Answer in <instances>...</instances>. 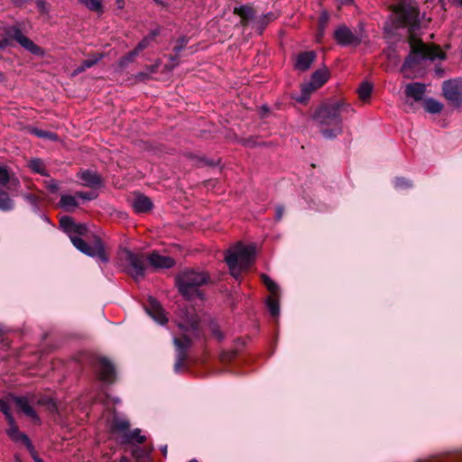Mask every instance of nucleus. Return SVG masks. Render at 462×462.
I'll return each mask as SVG.
<instances>
[{"label":"nucleus","instance_id":"19","mask_svg":"<svg viewBox=\"0 0 462 462\" xmlns=\"http://www.w3.org/2000/svg\"><path fill=\"white\" fill-rule=\"evenodd\" d=\"M316 58L314 51H304L297 56L295 68L300 71H305L310 69Z\"/></svg>","mask_w":462,"mask_h":462},{"label":"nucleus","instance_id":"40","mask_svg":"<svg viewBox=\"0 0 462 462\" xmlns=\"http://www.w3.org/2000/svg\"><path fill=\"white\" fill-rule=\"evenodd\" d=\"M133 455H134V457H135L137 458L143 459V458L147 457L149 454H148V452L144 451L143 449L136 448L133 450Z\"/></svg>","mask_w":462,"mask_h":462},{"label":"nucleus","instance_id":"54","mask_svg":"<svg viewBox=\"0 0 462 462\" xmlns=\"http://www.w3.org/2000/svg\"><path fill=\"white\" fill-rule=\"evenodd\" d=\"M116 5L119 9H123L125 7L124 0H116Z\"/></svg>","mask_w":462,"mask_h":462},{"label":"nucleus","instance_id":"47","mask_svg":"<svg viewBox=\"0 0 462 462\" xmlns=\"http://www.w3.org/2000/svg\"><path fill=\"white\" fill-rule=\"evenodd\" d=\"M28 449H29V450H30V452H31L32 457V458H33L34 462H43V460H42L41 457H38V455H37V454H36V452L34 451V448H32H32H28Z\"/></svg>","mask_w":462,"mask_h":462},{"label":"nucleus","instance_id":"6","mask_svg":"<svg viewBox=\"0 0 462 462\" xmlns=\"http://www.w3.org/2000/svg\"><path fill=\"white\" fill-rule=\"evenodd\" d=\"M209 275L205 272L185 270L176 277V283L180 294L187 300L202 298L200 287L209 282Z\"/></svg>","mask_w":462,"mask_h":462},{"label":"nucleus","instance_id":"15","mask_svg":"<svg viewBox=\"0 0 462 462\" xmlns=\"http://www.w3.org/2000/svg\"><path fill=\"white\" fill-rule=\"evenodd\" d=\"M8 423V429L6 430L7 435L10 437V439L14 441H21L23 442L27 448L32 449V444L30 440V439L23 432H21L15 423V420L14 417H9L8 420H6Z\"/></svg>","mask_w":462,"mask_h":462},{"label":"nucleus","instance_id":"53","mask_svg":"<svg viewBox=\"0 0 462 462\" xmlns=\"http://www.w3.org/2000/svg\"><path fill=\"white\" fill-rule=\"evenodd\" d=\"M136 79H140V80H143L145 79H148V75L146 73H139L137 76H136Z\"/></svg>","mask_w":462,"mask_h":462},{"label":"nucleus","instance_id":"5","mask_svg":"<svg viewBox=\"0 0 462 462\" xmlns=\"http://www.w3.org/2000/svg\"><path fill=\"white\" fill-rule=\"evenodd\" d=\"M255 247L253 245H244L237 243L226 254L225 260L229 267L230 273L236 280L242 272L245 271L254 263Z\"/></svg>","mask_w":462,"mask_h":462},{"label":"nucleus","instance_id":"42","mask_svg":"<svg viewBox=\"0 0 462 462\" xmlns=\"http://www.w3.org/2000/svg\"><path fill=\"white\" fill-rule=\"evenodd\" d=\"M275 19V16L272 13H269L268 14L264 15L263 18H262V28L261 30L263 29V27L272 20H274Z\"/></svg>","mask_w":462,"mask_h":462},{"label":"nucleus","instance_id":"1","mask_svg":"<svg viewBox=\"0 0 462 462\" xmlns=\"http://www.w3.org/2000/svg\"><path fill=\"white\" fill-rule=\"evenodd\" d=\"M395 23L397 27H411L409 43L411 53L406 58L402 70L414 68L422 60H443L444 52L435 45H428L414 35L415 28L419 24V11L416 2L413 0H400L393 8Z\"/></svg>","mask_w":462,"mask_h":462},{"label":"nucleus","instance_id":"32","mask_svg":"<svg viewBox=\"0 0 462 462\" xmlns=\"http://www.w3.org/2000/svg\"><path fill=\"white\" fill-rule=\"evenodd\" d=\"M79 2L83 4L91 11H95L97 13H102L103 11L101 0H79Z\"/></svg>","mask_w":462,"mask_h":462},{"label":"nucleus","instance_id":"59","mask_svg":"<svg viewBox=\"0 0 462 462\" xmlns=\"http://www.w3.org/2000/svg\"><path fill=\"white\" fill-rule=\"evenodd\" d=\"M162 450L163 454L165 455L166 454V447H164Z\"/></svg>","mask_w":462,"mask_h":462},{"label":"nucleus","instance_id":"22","mask_svg":"<svg viewBox=\"0 0 462 462\" xmlns=\"http://www.w3.org/2000/svg\"><path fill=\"white\" fill-rule=\"evenodd\" d=\"M0 185L6 186L7 189L12 190V187H18L19 181L15 178H11L5 167L0 166Z\"/></svg>","mask_w":462,"mask_h":462},{"label":"nucleus","instance_id":"4","mask_svg":"<svg viewBox=\"0 0 462 462\" xmlns=\"http://www.w3.org/2000/svg\"><path fill=\"white\" fill-rule=\"evenodd\" d=\"M349 111V105L340 100L330 101L319 107L314 119L325 138H334L342 133V115Z\"/></svg>","mask_w":462,"mask_h":462},{"label":"nucleus","instance_id":"23","mask_svg":"<svg viewBox=\"0 0 462 462\" xmlns=\"http://www.w3.org/2000/svg\"><path fill=\"white\" fill-rule=\"evenodd\" d=\"M76 194L72 195H62L60 200V206L66 211H70L72 208L78 207L79 203L77 200Z\"/></svg>","mask_w":462,"mask_h":462},{"label":"nucleus","instance_id":"39","mask_svg":"<svg viewBox=\"0 0 462 462\" xmlns=\"http://www.w3.org/2000/svg\"><path fill=\"white\" fill-rule=\"evenodd\" d=\"M151 42H152V40L148 36H146L137 44V46L134 48V50L140 53L144 49H146L150 45Z\"/></svg>","mask_w":462,"mask_h":462},{"label":"nucleus","instance_id":"36","mask_svg":"<svg viewBox=\"0 0 462 462\" xmlns=\"http://www.w3.org/2000/svg\"><path fill=\"white\" fill-rule=\"evenodd\" d=\"M9 401V399H0V411L4 413L6 420L9 417H14L10 411Z\"/></svg>","mask_w":462,"mask_h":462},{"label":"nucleus","instance_id":"58","mask_svg":"<svg viewBox=\"0 0 462 462\" xmlns=\"http://www.w3.org/2000/svg\"><path fill=\"white\" fill-rule=\"evenodd\" d=\"M4 79V75L2 72H0V82Z\"/></svg>","mask_w":462,"mask_h":462},{"label":"nucleus","instance_id":"12","mask_svg":"<svg viewBox=\"0 0 462 462\" xmlns=\"http://www.w3.org/2000/svg\"><path fill=\"white\" fill-rule=\"evenodd\" d=\"M336 42L342 46H357L362 41L361 35L352 32L348 27L339 26L334 32Z\"/></svg>","mask_w":462,"mask_h":462},{"label":"nucleus","instance_id":"46","mask_svg":"<svg viewBox=\"0 0 462 462\" xmlns=\"http://www.w3.org/2000/svg\"><path fill=\"white\" fill-rule=\"evenodd\" d=\"M160 34V29L156 28L152 30L147 36L152 41L155 40V38Z\"/></svg>","mask_w":462,"mask_h":462},{"label":"nucleus","instance_id":"31","mask_svg":"<svg viewBox=\"0 0 462 462\" xmlns=\"http://www.w3.org/2000/svg\"><path fill=\"white\" fill-rule=\"evenodd\" d=\"M262 281L270 291L271 295H278L279 287L278 285L266 274H262Z\"/></svg>","mask_w":462,"mask_h":462},{"label":"nucleus","instance_id":"35","mask_svg":"<svg viewBox=\"0 0 462 462\" xmlns=\"http://www.w3.org/2000/svg\"><path fill=\"white\" fill-rule=\"evenodd\" d=\"M139 55V52H137L134 49L128 52L125 56L122 57L120 59V66L121 67H125L127 66L129 63L133 62L134 60L135 59L136 56Z\"/></svg>","mask_w":462,"mask_h":462},{"label":"nucleus","instance_id":"48","mask_svg":"<svg viewBox=\"0 0 462 462\" xmlns=\"http://www.w3.org/2000/svg\"><path fill=\"white\" fill-rule=\"evenodd\" d=\"M9 39L11 38L8 37L0 41V50L5 49L6 46L9 45Z\"/></svg>","mask_w":462,"mask_h":462},{"label":"nucleus","instance_id":"25","mask_svg":"<svg viewBox=\"0 0 462 462\" xmlns=\"http://www.w3.org/2000/svg\"><path fill=\"white\" fill-rule=\"evenodd\" d=\"M234 13L242 18V23L245 24L254 15V10L248 5L236 7Z\"/></svg>","mask_w":462,"mask_h":462},{"label":"nucleus","instance_id":"29","mask_svg":"<svg viewBox=\"0 0 462 462\" xmlns=\"http://www.w3.org/2000/svg\"><path fill=\"white\" fill-rule=\"evenodd\" d=\"M29 167L32 171H34L36 173H39L42 176L48 175L46 172L45 164L41 159L31 160L29 162Z\"/></svg>","mask_w":462,"mask_h":462},{"label":"nucleus","instance_id":"34","mask_svg":"<svg viewBox=\"0 0 462 462\" xmlns=\"http://www.w3.org/2000/svg\"><path fill=\"white\" fill-rule=\"evenodd\" d=\"M32 133L41 138H46V139H50V140H53V141L58 140V135L51 132H48V131H44V130H41V129H33L32 131Z\"/></svg>","mask_w":462,"mask_h":462},{"label":"nucleus","instance_id":"33","mask_svg":"<svg viewBox=\"0 0 462 462\" xmlns=\"http://www.w3.org/2000/svg\"><path fill=\"white\" fill-rule=\"evenodd\" d=\"M189 39L186 36L180 37L177 42L176 45L173 48L174 52L176 53V56L185 48V46L188 44ZM171 60L172 61L177 60V57H171Z\"/></svg>","mask_w":462,"mask_h":462},{"label":"nucleus","instance_id":"50","mask_svg":"<svg viewBox=\"0 0 462 462\" xmlns=\"http://www.w3.org/2000/svg\"><path fill=\"white\" fill-rule=\"evenodd\" d=\"M87 68L83 65V63L78 67L76 69H75V74H79V73H81L83 72Z\"/></svg>","mask_w":462,"mask_h":462},{"label":"nucleus","instance_id":"56","mask_svg":"<svg viewBox=\"0 0 462 462\" xmlns=\"http://www.w3.org/2000/svg\"><path fill=\"white\" fill-rule=\"evenodd\" d=\"M120 462H130V460H129V458H128V457H122L120 458Z\"/></svg>","mask_w":462,"mask_h":462},{"label":"nucleus","instance_id":"27","mask_svg":"<svg viewBox=\"0 0 462 462\" xmlns=\"http://www.w3.org/2000/svg\"><path fill=\"white\" fill-rule=\"evenodd\" d=\"M145 440V437L141 435V430L139 429H135L133 431H129L125 434V438L123 439V442L131 443L136 441L137 443H143Z\"/></svg>","mask_w":462,"mask_h":462},{"label":"nucleus","instance_id":"38","mask_svg":"<svg viewBox=\"0 0 462 462\" xmlns=\"http://www.w3.org/2000/svg\"><path fill=\"white\" fill-rule=\"evenodd\" d=\"M76 196L79 199H85V200H92L95 199L97 197V193L95 191H79L76 193Z\"/></svg>","mask_w":462,"mask_h":462},{"label":"nucleus","instance_id":"45","mask_svg":"<svg viewBox=\"0 0 462 462\" xmlns=\"http://www.w3.org/2000/svg\"><path fill=\"white\" fill-rule=\"evenodd\" d=\"M283 208L282 206H277L275 208V218L277 220H281L283 216Z\"/></svg>","mask_w":462,"mask_h":462},{"label":"nucleus","instance_id":"55","mask_svg":"<svg viewBox=\"0 0 462 462\" xmlns=\"http://www.w3.org/2000/svg\"><path fill=\"white\" fill-rule=\"evenodd\" d=\"M340 5H348L352 3V0H337Z\"/></svg>","mask_w":462,"mask_h":462},{"label":"nucleus","instance_id":"51","mask_svg":"<svg viewBox=\"0 0 462 462\" xmlns=\"http://www.w3.org/2000/svg\"><path fill=\"white\" fill-rule=\"evenodd\" d=\"M87 68L83 65V63L78 67L76 69H75V74H79V73H81L83 72Z\"/></svg>","mask_w":462,"mask_h":462},{"label":"nucleus","instance_id":"57","mask_svg":"<svg viewBox=\"0 0 462 462\" xmlns=\"http://www.w3.org/2000/svg\"><path fill=\"white\" fill-rule=\"evenodd\" d=\"M158 5H162V2L161 0H153Z\"/></svg>","mask_w":462,"mask_h":462},{"label":"nucleus","instance_id":"52","mask_svg":"<svg viewBox=\"0 0 462 462\" xmlns=\"http://www.w3.org/2000/svg\"><path fill=\"white\" fill-rule=\"evenodd\" d=\"M87 68L83 65V63L78 67L76 69H75V74H79V73H81L83 72Z\"/></svg>","mask_w":462,"mask_h":462},{"label":"nucleus","instance_id":"16","mask_svg":"<svg viewBox=\"0 0 462 462\" xmlns=\"http://www.w3.org/2000/svg\"><path fill=\"white\" fill-rule=\"evenodd\" d=\"M149 263L154 268H166L169 269L175 264V261L166 255H161L156 252L152 253L147 257Z\"/></svg>","mask_w":462,"mask_h":462},{"label":"nucleus","instance_id":"43","mask_svg":"<svg viewBox=\"0 0 462 462\" xmlns=\"http://www.w3.org/2000/svg\"><path fill=\"white\" fill-rule=\"evenodd\" d=\"M47 188L51 192L55 193L59 189V185L54 180H50L47 183Z\"/></svg>","mask_w":462,"mask_h":462},{"label":"nucleus","instance_id":"21","mask_svg":"<svg viewBox=\"0 0 462 462\" xmlns=\"http://www.w3.org/2000/svg\"><path fill=\"white\" fill-rule=\"evenodd\" d=\"M129 426L130 424L127 420L115 416L111 422V430L114 433L121 434L124 439L125 434L129 430Z\"/></svg>","mask_w":462,"mask_h":462},{"label":"nucleus","instance_id":"7","mask_svg":"<svg viewBox=\"0 0 462 462\" xmlns=\"http://www.w3.org/2000/svg\"><path fill=\"white\" fill-rule=\"evenodd\" d=\"M9 400L16 405L20 411L30 418L34 423L41 422L40 417L33 409V406L45 404V398L40 397L34 393H28L22 396L12 394L9 396Z\"/></svg>","mask_w":462,"mask_h":462},{"label":"nucleus","instance_id":"28","mask_svg":"<svg viewBox=\"0 0 462 462\" xmlns=\"http://www.w3.org/2000/svg\"><path fill=\"white\" fill-rule=\"evenodd\" d=\"M266 303L270 314L273 317H277L280 312L278 295H271L270 297H268Z\"/></svg>","mask_w":462,"mask_h":462},{"label":"nucleus","instance_id":"49","mask_svg":"<svg viewBox=\"0 0 462 462\" xmlns=\"http://www.w3.org/2000/svg\"><path fill=\"white\" fill-rule=\"evenodd\" d=\"M37 6L39 7V9H41L42 11H45V7H46V3L45 1L43 0H37Z\"/></svg>","mask_w":462,"mask_h":462},{"label":"nucleus","instance_id":"61","mask_svg":"<svg viewBox=\"0 0 462 462\" xmlns=\"http://www.w3.org/2000/svg\"><path fill=\"white\" fill-rule=\"evenodd\" d=\"M16 462H22V461H20L19 459H16Z\"/></svg>","mask_w":462,"mask_h":462},{"label":"nucleus","instance_id":"3","mask_svg":"<svg viewBox=\"0 0 462 462\" xmlns=\"http://www.w3.org/2000/svg\"><path fill=\"white\" fill-rule=\"evenodd\" d=\"M60 226L78 250L88 256L97 257L101 263L108 262L104 245L99 237L93 236L89 243L84 240V238H90L86 225L76 224L70 217L64 216L60 220Z\"/></svg>","mask_w":462,"mask_h":462},{"label":"nucleus","instance_id":"37","mask_svg":"<svg viewBox=\"0 0 462 462\" xmlns=\"http://www.w3.org/2000/svg\"><path fill=\"white\" fill-rule=\"evenodd\" d=\"M394 187L396 189H408L411 187V182L404 178H396L394 180Z\"/></svg>","mask_w":462,"mask_h":462},{"label":"nucleus","instance_id":"11","mask_svg":"<svg viewBox=\"0 0 462 462\" xmlns=\"http://www.w3.org/2000/svg\"><path fill=\"white\" fill-rule=\"evenodd\" d=\"M94 368L99 380L106 383H112L116 379L114 365L106 357H97L94 362Z\"/></svg>","mask_w":462,"mask_h":462},{"label":"nucleus","instance_id":"8","mask_svg":"<svg viewBox=\"0 0 462 462\" xmlns=\"http://www.w3.org/2000/svg\"><path fill=\"white\" fill-rule=\"evenodd\" d=\"M120 260L127 263L126 272L135 280L143 277L147 260L143 254H134L128 249H123Z\"/></svg>","mask_w":462,"mask_h":462},{"label":"nucleus","instance_id":"9","mask_svg":"<svg viewBox=\"0 0 462 462\" xmlns=\"http://www.w3.org/2000/svg\"><path fill=\"white\" fill-rule=\"evenodd\" d=\"M328 79V71L326 69L316 70L312 74L310 80L308 83L303 84L301 86V94L299 97L296 98V100L300 103L307 102L310 94L316 89L322 87L327 82Z\"/></svg>","mask_w":462,"mask_h":462},{"label":"nucleus","instance_id":"20","mask_svg":"<svg viewBox=\"0 0 462 462\" xmlns=\"http://www.w3.org/2000/svg\"><path fill=\"white\" fill-rule=\"evenodd\" d=\"M152 207L151 199L144 195H138L133 200V208L137 213L149 211Z\"/></svg>","mask_w":462,"mask_h":462},{"label":"nucleus","instance_id":"10","mask_svg":"<svg viewBox=\"0 0 462 462\" xmlns=\"http://www.w3.org/2000/svg\"><path fill=\"white\" fill-rule=\"evenodd\" d=\"M7 37H10L16 41L22 47L33 55L42 57L44 51L42 48L36 45L31 39L24 36L21 29L17 26H10L5 30Z\"/></svg>","mask_w":462,"mask_h":462},{"label":"nucleus","instance_id":"44","mask_svg":"<svg viewBox=\"0 0 462 462\" xmlns=\"http://www.w3.org/2000/svg\"><path fill=\"white\" fill-rule=\"evenodd\" d=\"M328 14L327 13H323L319 17V27H320L321 31L323 30L326 23H328Z\"/></svg>","mask_w":462,"mask_h":462},{"label":"nucleus","instance_id":"60","mask_svg":"<svg viewBox=\"0 0 462 462\" xmlns=\"http://www.w3.org/2000/svg\"><path fill=\"white\" fill-rule=\"evenodd\" d=\"M189 462H198V460L197 459H191Z\"/></svg>","mask_w":462,"mask_h":462},{"label":"nucleus","instance_id":"18","mask_svg":"<svg viewBox=\"0 0 462 462\" xmlns=\"http://www.w3.org/2000/svg\"><path fill=\"white\" fill-rule=\"evenodd\" d=\"M404 92L407 97L420 101L426 92V85L420 82L410 83L406 85Z\"/></svg>","mask_w":462,"mask_h":462},{"label":"nucleus","instance_id":"26","mask_svg":"<svg viewBox=\"0 0 462 462\" xmlns=\"http://www.w3.org/2000/svg\"><path fill=\"white\" fill-rule=\"evenodd\" d=\"M424 108L430 114H438L443 109V105L434 98H427L424 101Z\"/></svg>","mask_w":462,"mask_h":462},{"label":"nucleus","instance_id":"13","mask_svg":"<svg viewBox=\"0 0 462 462\" xmlns=\"http://www.w3.org/2000/svg\"><path fill=\"white\" fill-rule=\"evenodd\" d=\"M444 97L454 103L462 102V83L457 80H448L442 86Z\"/></svg>","mask_w":462,"mask_h":462},{"label":"nucleus","instance_id":"30","mask_svg":"<svg viewBox=\"0 0 462 462\" xmlns=\"http://www.w3.org/2000/svg\"><path fill=\"white\" fill-rule=\"evenodd\" d=\"M373 86L368 82H363L358 88V95L361 100L366 101L372 93Z\"/></svg>","mask_w":462,"mask_h":462},{"label":"nucleus","instance_id":"17","mask_svg":"<svg viewBox=\"0 0 462 462\" xmlns=\"http://www.w3.org/2000/svg\"><path fill=\"white\" fill-rule=\"evenodd\" d=\"M78 177L81 180L82 185L90 188H98L102 184L101 177L94 171L87 170L78 173Z\"/></svg>","mask_w":462,"mask_h":462},{"label":"nucleus","instance_id":"24","mask_svg":"<svg viewBox=\"0 0 462 462\" xmlns=\"http://www.w3.org/2000/svg\"><path fill=\"white\" fill-rule=\"evenodd\" d=\"M14 203L9 194L0 188V210L10 211L14 208Z\"/></svg>","mask_w":462,"mask_h":462},{"label":"nucleus","instance_id":"14","mask_svg":"<svg viewBox=\"0 0 462 462\" xmlns=\"http://www.w3.org/2000/svg\"><path fill=\"white\" fill-rule=\"evenodd\" d=\"M148 315L157 323L163 325L167 323L168 319L165 315L161 304L154 299L150 297L148 305L145 307Z\"/></svg>","mask_w":462,"mask_h":462},{"label":"nucleus","instance_id":"2","mask_svg":"<svg viewBox=\"0 0 462 462\" xmlns=\"http://www.w3.org/2000/svg\"><path fill=\"white\" fill-rule=\"evenodd\" d=\"M177 325L180 330V337H174L173 344L176 348V361L174 371L180 372L187 360V350L191 346L192 337L199 336V317L193 307L180 308L177 312Z\"/></svg>","mask_w":462,"mask_h":462},{"label":"nucleus","instance_id":"41","mask_svg":"<svg viewBox=\"0 0 462 462\" xmlns=\"http://www.w3.org/2000/svg\"><path fill=\"white\" fill-rule=\"evenodd\" d=\"M101 59V56H97L94 59H88V60H85L82 63L83 65L88 69V68H91L93 67L95 64L97 63V61Z\"/></svg>","mask_w":462,"mask_h":462}]
</instances>
